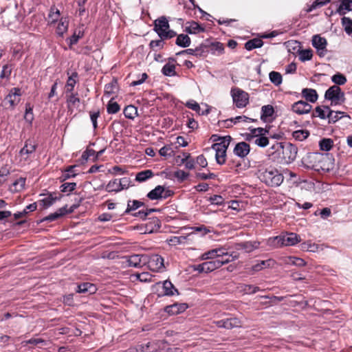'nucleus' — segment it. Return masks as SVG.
<instances>
[{
	"label": "nucleus",
	"instance_id": "f257e3e1",
	"mask_svg": "<svg viewBox=\"0 0 352 352\" xmlns=\"http://www.w3.org/2000/svg\"><path fill=\"white\" fill-rule=\"evenodd\" d=\"M304 166L316 170L329 172L334 168V158L329 153H309L302 159Z\"/></svg>",
	"mask_w": 352,
	"mask_h": 352
},
{
	"label": "nucleus",
	"instance_id": "f03ea898",
	"mask_svg": "<svg viewBox=\"0 0 352 352\" xmlns=\"http://www.w3.org/2000/svg\"><path fill=\"white\" fill-rule=\"evenodd\" d=\"M272 149L280 156V162L289 164L293 162L297 156L298 148L289 142H276Z\"/></svg>",
	"mask_w": 352,
	"mask_h": 352
},
{
	"label": "nucleus",
	"instance_id": "7ed1b4c3",
	"mask_svg": "<svg viewBox=\"0 0 352 352\" xmlns=\"http://www.w3.org/2000/svg\"><path fill=\"white\" fill-rule=\"evenodd\" d=\"M258 177L263 183L270 187L280 186L284 181V176L281 172L273 166L261 170Z\"/></svg>",
	"mask_w": 352,
	"mask_h": 352
},
{
	"label": "nucleus",
	"instance_id": "20e7f679",
	"mask_svg": "<svg viewBox=\"0 0 352 352\" xmlns=\"http://www.w3.org/2000/svg\"><path fill=\"white\" fill-rule=\"evenodd\" d=\"M299 236L294 232H287L274 237H270L267 244L272 248H278L283 246H292L300 242Z\"/></svg>",
	"mask_w": 352,
	"mask_h": 352
},
{
	"label": "nucleus",
	"instance_id": "39448f33",
	"mask_svg": "<svg viewBox=\"0 0 352 352\" xmlns=\"http://www.w3.org/2000/svg\"><path fill=\"white\" fill-rule=\"evenodd\" d=\"M153 30L162 39H169L175 37L177 33L170 29L168 20L164 16H160L153 22Z\"/></svg>",
	"mask_w": 352,
	"mask_h": 352
},
{
	"label": "nucleus",
	"instance_id": "423d86ee",
	"mask_svg": "<svg viewBox=\"0 0 352 352\" xmlns=\"http://www.w3.org/2000/svg\"><path fill=\"white\" fill-rule=\"evenodd\" d=\"M223 142L214 143L212 145V148L216 152L215 159L218 164H225L226 160V151L232 140L230 135H226Z\"/></svg>",
	"mask_w": 352,
	"mask_h": 352
},
{
	"label": "nucleus",
	"instance_id": "0eeeda50",
	"mask_svg": "<svg viewBox=\"0 0 352 352\" xmlns=\"http://www.w3.org/2000/svg\"><path fill=\"white\" fill-rule=\"evenodd\" d=\"M324 98L330 100L331 104H342L345 100L344 92L342 91L341 88L338 85H333L330 87L324 94Z\"/></svg>",
	"mask_w": 352,
	"mask_h": 352
},
{
	"label": "nucleus",
	"instance_id": "6e6552de",
	"mask_svg": "<svg viewBox=\"0 0 352 352\" xmlns=\"http://www.w3.org/2000/svg\"><path fill=\"white\" fill-rule=\"evenodd\" d=\"M233 103L237 108L245 107L249 104V94L238 88H232L230 91Z\"/></svg>",
	"mask_w": 352,
	"mask_h": 352
},
{
	"label": "nucleus",
	"instance_id": "1a4fd4ad",
	"mask_svg": "<svg viewBox=\"0 0 352 352\" xmlns=\"http://www.w3.org/2000/svg\"><path fill=\"white\" fill-rule=\"evenodd\" d=\"M230 254L226 251L224 248H219L210 250L203 254L199 257V261H213L216 259H221L222 258H228Z\"/></svg>",
	"mask_w": 352,
	"mask_h": 352
},
{
	"label": "nucleus",
	"instance_id": "9d476101",
	"mask_svg": "<svg viewBox=\"0 0 352 352\" xmlns=\"http://www.w3.org/2000/svg\"><path fill=\"white\" fill-rule=\"evenodd\" d=\"M155 291L159 297L165 296H173L175 293H178L177 289L173 284L169 280L158 282L154 286Z\"/></svg>",
	"mask_w": 352,
	"mask_h": 352
},
{
	"label": "nucleus",
	"instance_id": "9b49d317",
	"mask_svg": "<svg viewBox=\"0 0 352 352\" xmlns=\"http://www.w3.org/2000/svg\"><path fill=\"white\" fill-rule=\"evenodd\" d=\"M236 258L237 256L236 255L232 256L230 254L228 258H222L221 259L206 261L204 262V264L206 268V273L211 272L217 269H219L222 265L234 261Z\"/></svg>",
	"mask_w": 352,
	"mask_h": 352
},
{
	"label": "nucleus",
	"instance_id": "f8f14e48",
	"mask_svg": "<svg viewBox=\"0 0 352 352\" xmlns=\"http://www.w3.org/2000/svg\"><path fill=\"white\" fill-rule=\"evenodd\" d=\"M146 263L149 269L153 272H159L164 268V258L158 254H153L147 258Z\"/></svg>",
	"mask_w": 352,
	"mask_h": 352
},
{
	"label": "nucleus",
	"instance_id": "ddd939ff",
	"mask_svg": "<svg viewBox=\"0 0 352 352\" xmlns=\"http://www.w3.org/2000/svg\"><path fill=\"white\" fill-rule=\"evenodd\" d=\"M21 95L22 93L20 88H12L9 94L5 98V101L9 104L10 108L14 109L20 102Z\"/></svg>",
	"mask_w": 352,
	"mask_h": 352
},
{
	"label": "nucleus",
	"instance_id": "4468645a",
	"mask_svg": "<svg viewBox=\"0 0 352 352\" xmlns=\"http://www.w3.org/2000/svg\"><path fill=\"white\" fill-rule=\"evenodd\" d=\"M311 41L312 45L317 50L318 55L320 57L324 56L327 52L326 47L327 42L326 38L316 34L313 36Z\"/></svg>",
	"mask_w": 352,
	"mask_h": 352
},
{
	"label": "nucleus",
	"instance_id": "2eb2a0df",
	"mask_svg": "<svg viewBox=\"0 0 352 352\" xmlns=\"http://www.w3.org/2000/svg\"><path fill=\"white\" fill-rule=\"evenodd\" d=\"M213 323L219 328H224L226 329H232L233 328L241 327V321L237 318H230L217 321Z\"/></svg>",
	"mask_w": 352,
	"mask_h": 352
},
{
	"label": "nucleus",
	"instance_id": "dca6fc26",
	"mask_svg": "<svg viewBox=\"0 0 352 352\" xmlns=\"http://www.w3.org/2000/svg\"><path fill=\"white\" fill-rule=\"evenodd\" d=\"M312 106L307 102L304 100H299L294 102L292 106V110L298 114L302 115L310 112Z\"/></svg>",
	"mask_w": 352,
	"mask_h": 352
},
{
	"label": "nucleus",
	"instance_id": "f3484780",
	"mask_svg": "<svg viewBox=\"0 0 352 352\" xmlns=\"http://www.w3.org/2000/svg\"><path fill=\"white\" fill-rule=\"evenodd\" d=\"M170 196V191L167 190L165 192V189L162 186H157L154 189L151 190L147 197L151 200H156L162 198H167Z\"/></svg>",
	"mask_w": 352,
	"mask_h": 352
},
{
	"label": "nucleus",
	"instance_id": "a211bd4d",
	"mask_svg": "<svg viewBox=\"0 0 352 352\" xmlns=\"http://www.w3.org/2000/svg\"><path fill=\"white\" fill-rule=\"evenodd\" d=\"M74 208H75L74 206H72L69 210H67L66 206L64 207H62V208H59L58 210H57L55 212L51 213L48 216L44 217L41 220V221H50V222L54 221L66 214L72 212L74 210V209H73Z\"/></svg>",
	"mask_w": 352,
	"mask_h": 352
},
{
	"label": "nucleus",
	"instance_id": "6ab92c4d",
	"mask_svg": "<svg viewBox=\"0 0 352 352\" xmlns=\"http://www.w3.org/2000/svg\"><path fill=\"white\" fill-rule=\"evenodd\" d=\"M250 151V146L249 144L245 142L237 143L233 149L234 154L241 158H245L249 154Z\"/></svg>",
	"mask_w": 352,
	"mask_h": 352
},
{
	"label": "nucleus",
	"instance_id": "aec40b11",
	"mask_svg": "<svg viewBox=\"0 0 352 352\" xmlns=\"http://www.w3.org/2000/svg\"><path fill=\"white\" fill-rule=\"evenodd\" d=\"M188 307L186 303H175L168 305L164 308V311L169 315H177L183 313Z\"/></svg>",
	"mask_w": 352,
	"mask_h": 352
},
{
	"label": "nucleus",
	"instance_id": "412c9836",
	"mask_svg": "<svg viewBox=\"0 0 352 352\" xmlns=\"http://www.w3.org/2000/svg\"><path fill=\"white\" fill-rule=\"evenodd\" d=\"M129 265L134 267H141L146 263L147 256L144 255L133 254L127 260Z\"/></svg>",
	"mask_w": 352,
	"mask_h": 352
},
{
	"label": "nucleus",
	"instance_id": "4be33fe9",
	"mask_svg": "<svg viewBox=\"0 0 352 352\" xmlns=\"http://www.w3.org/2000/svg\"><path fill=\"white\" fill-rule=\"evenodd\" d=\"M275 264L276 261L272 258L265 261H259L252 266L251 272L253 274L266 268L273 267Z\"/></svg>",
	"mask_w": 352,
	"mask_h": 352
},
{
	"label": "nucleus",
	"instance_id": "5701e85b",
	"mask_svg": "<svg viewBox=\"0 0 352 352\" xmlns=\"http://www.w3.org/2000/svg\"><path fill=\"white\" fill-rule=\"evenodd\" d=\"M206 48V46L204 45H200L199 46L197 47L195 49H186L184 50H182L178 53H177V55H182V54H189L195 56L197 57H201L204 56V54L205 53V49Z\"/></svg>",
	"mask_w": 352,
	"mask_h": 352
},
{
	"label": "nucleus",
	"instance_id": "b1692460",
	"mask_svg": "<svg viewBox=\"0 0 352 352\" xmlns=\"http://www.w3.org/2000/svg\"><path fill=\"white\" fill-rule=\"evenodd\" d=\"M36 144L33 140H28L25 142L24 146L21 149L20 155L23 156L32 154L36 151Z\"/></svg>",
	"mask_w": 352,
	"mask_h": 352
},
{
	"label": "nucleus",
	"instance_id": "393cba45",
	"mask_svg": "<svg viewBox=\"0 0 352 352\" xmlns=\"http://www.w3.org/2000/svg\"><path fill=\"white\" fill-rule=\"evenodd\" d=\"M186 24V32L188 34H199L205 31V28L196 21H192Z\"/></svg>",
	"mask_w": 352,
	"mask_h": 352
},
{
	"label": "nucleus",
	"instance_id": "a878e982",
	"mask_svg": "<svg viewBox=\"0 0 352 352\" xmlns=\"http://www.w3.org/2000/svg\"><path fill=\"white\" fill-rule=\"evenodd\" d=\"M352 10V0H341L340 4L336 10V13L344 16L346 12Z\"/></svg>",
	"mask_w": 352,
	"mask_h": 352
},
{
	"label": "nucleus",
	"instance_id": "bb28decb",
	"mask_svg": "<svg viewBox=\"0 0 352 352\" xmlns=\"http://www.w3.org/2000/svg\"><path fill=\"white\" fill-rule=\"evenodd\" d=\"M60 16V10L56 8L54 6H52L50 9L47 16L48 18V25H53L55 23L59 21Z\"/></svg>",
	"mask_w": 352,
	"mask_h": 352
},
{
	"label": "nucleus",
	"instance_id": "cd10ccee",
	"mask_svg": "<svg viewBox=\"0 0 352 352\" xmlns=\"http://www.w3.org/2000/svg\"><path fill=\"white\" fill-rule=\"evenodd\" d=\"M301 94L307 101L312 103L316 102L318 98L316 91L314 89L305 88L302 90Z\"/></svg>",
	"mask_w": 352,
	"mask_h": 352
},
{
	"label": "nucleus",
	"instance_id": "c85d7f7f",
	"mask_svg": "<svg viewBox=\"0 0 352 352\" xmlns=\"http://www.w3.org/2000/svg\"><path fill=\"white\" fill-rule=\"evenodd\" d=\"M78 77V73L76 72H73L72 75L69 76L65 85L66 94L74 93V87L76 84Z\"/></svg>",
	"mask_w": 352,
	"mask_h": 352
},
{
	"label": "nucleus",
	"instance_id": "c756f323",
	"mask_svg": "<svg viewBox=\"0 0 352 352\" xmlns=\"http://www.w3.org/2000/svg\"><path fill=\"white\" fill-rule=\"evenodd\" d=\"M76 292L78 293H88L91 294L96 292V287L90 283H83L78 285V289Z\"/></svg>",
	"mask_w": 352,
	"mask_h": 352
},
{
	"label": "nucleus",
	"instance_id": "7c9ffc66",
	"mask_svg": "<svg viewBox=\"0 0 352 352\" xmlns=\"http://www.w3.org/2000/svg\"><path fill=\"white\" fill-rule=\"evenodd\" d=\"M69 28V21L66 18H61L56 27V34L63 37L64 34L67 32Z\"/></svg>",
	"mask_w": 352,
	"mask_h": 352
},
{
	"label": "nucleus",
	"instance_id": "2f4dec72",
	"mask_svg": "<svg viewBox=\"0 0 352 352\" xmlns=\"http://www.w3.org/2000/svg\"><path fill=\"white\" fill-rule=\"evenodd\" d=\"M67 104L68 108H78L80 105V98L78 97V94L70 93L67 94Z\"/></svg>",
	"mask_w": 352,
	"mask_h": 352
},
{
	"label": "nucleus",
	"instance_id": "473e14b6",
	"mask_svg": "<svg viewBox=\"0 0 352 352\" xmlns=\"http://www.w3.org/2000/svg\"><path fill=\"white\" fill-rule=\"evenodd\" d=\"M324 109L328 112L329 122L335 123L343 117L344 112L342 111H334L331 110L329 107H324Z\"/></svg>",
	"mask_w": 352,
	"mask_h": 352
},
{
	"label": "nucleus",
	"instance_id": "72a5a7b5",
	"mask_svg": "<svg viewBox=\"0 0 352 352\" xmlns=\"http://www.w3.org/2000/svg\"><path fill=\"white\" fill-rule=\"evenodd\" d=\"M118 90V85L116 80L113 79L109 83L104 86V94L110 96L115 94Z\"/></svg>",
	"mask_w": 352,
	"mask_h": 352
},
{
	"label": "nucleus",
	"instance_id": "f704fd0d",
	"mask_svg": "<svg viewBox=\"0 0 352 352\" xmlns=\"http://www.w3.org/2000/svg\"><path fill=\"white\" fill-rule=\"evenodd\" d=\"M263 45V41L261 38H252L251 40L248 41L245 43V48L248 50H252L256 48H258L262 47Z\"/></svg>",
	"mask_w": 352,
	"mask_h": 352
},
{
	"label": "nucleus",
	"instance_id": "c9c22d12",
	"mask_svg": "<svg viewBox=\"0 0 352 352\" xmlns=\"http://www.w3.org/2000/svg\"><path fill=\"white\" fill-rule=\"evenodd\" d=\"M175 43L181 47H186L190 45V38L187 34H181L177 36Z\"/></svg>",
	"mask_w": 352,
	"mask_h": 352
},
{
	"label": "nucleus",
	"instance_id": "e433bc0d",
	"mask_svg": "<svg viewBox=\"0 0 352 352\" xmlns=\"http://www.w3.org/2000/svg\"><path fill=\"white\" fill-rule=\"evenodd\" d=\"M153 176L151 170H144L138 173L135 175V180L138 182H144Z\"/></svg>",
	"mask_w": 352,
	"mask_h": 352
},
{
	"label": "nucleus",
	"instance_id": "4c0bfd02",
	"mask_svg": "<svg viewBox=\"0 0 352 352\" xmlns=\"http://www.w3.org/2000/svg\"><path fill=\"white\" fill-rule=\"evenodd\" d=\"M188 237V236H173L168 239L166 241L170 245L184 244L186 243Z\"/></svg>",
	"mask_w": 352,
	"mask_h": 352
},
{
	"label": "nucleus",
	"instance_id": "58836bf2",
	"mask_svg": "<svg viewBox=\"0 0 352 352\" xmlns=\"http://www.w3.org/2000/svg\"><path fill=\"white\" fill-rule=\"evenodd\" d=\"M333 146V140L331 138H322L319 142V147L321 151H329Z\"/></svg>",
	"mask_w": 352,
	"mask_h": 352
},
{
	"label": "nucleus",
	"instance_id": "ea45409f",
	"mask_svg": "<svg viewBox=\"0 0 352 352\" xmlns=\"http://www.w3.org/2000/svg\"><path fill=\"white\" fill-rule=\"evenodd\" d=\"M254 143L258 147L265 148L270 143L269 137L267 135H259L255 138Z\"/></svg>",
	"mask_w": 352,
	"mask_h": 352
},
{
	"label": "nucleus",
	"instance_id": "a19ab883",
	"mask_svg": "<svg viewBox=\"0 0 352 352\" xmlns=\"http://www.w3.org/2000/svg\"><path fill=\"white\" fill-rule=\"evenodd\" d=\"M123 113L126 118L134 119L138 116V109L133 105H129L124 108Z\"/></svg>",
	"mask_w": 352,
	"mask_h": 352
},
{
	"label": "nucleus",
	"instance_id": "79ce46f5",
	"mask_svg": "<svg viewBox=\"0 0 352 352\" xmlns=\"http://www.w3.org/2000/svg\"><path fill=\"white\" fill-rule=\"evenodd\" d=\"M162 73L166 76H175L176 75L175 65L169 63L165 64L162 69Z\"/></svg>",
	"mask_w": 352,
	"mask_h": 352
},
{
	"label": "nucleus",
	"instance_id": "37998d69",
	"mask_svg": "<svg viewBox=\"0 0 352 352\" xmlns=\"http://www.w3.org/2000/svg\"><path fill=\"white\" fill-rule=\"evenodd\" d=\"M309 135V131L306 129L297 130L292 133V137L298 141H303Z\"/></svg>",
	"mask_w": 352,
	"mask_h": 352
},
{
	"label": "nucleus",
	"instance_id": "c03bdc74",
	"mask_svg": "<svg viewBox=\"0 0 352 352\" xmlns=\"http://www.w3.org/2000/svg\"><path fill=\"white\" fill-rule=\"evenodd\" d=\"M59 199L60 197H57L56 196H54L52 194H50L47 197L41 199L40 202L44 208H47L52 206L55 201Z\"/></svg>",
	"mask_w": 352,
	"mask_h": 352
},
{
	"label": "nucleus",
	"instance_id": "a18cd8bd",
	"mask_svg": "<svg viewBox=\"0 0 352 352\" xmlns=\"http://www.w3.org/2000/svg\"><path fill=\"white\" fill-rule=\"evenodd\" d=\"M269 78L271 82L276 86L280 85L283 81L282 75L279 72L275 71H272L269 74Z\"/></svg>",
	"mask_w": 352,
	"mask_h": 352
},
{
	"label": "nucleus",
	"instance_id": "49530a36",
	"mask_svg": "<svg viewBox=\"0 0 352 352\" xmlns=\"http://www.w3.org/2000/svg\"><path fill=\"white\" fill-rule=\"evenodd\" d=\"M274 113V108L272 105H264L261 108V118L263 120H265L267 118L272 116Z\"/></svg>",
	"mask_w": 352,
	"mask_h": 352
},
{
	"label": "nucleus",
	"instance_id": "de8ad7c7",
	"mask_svg": "<svg viewBox=\"0 0 352 352\" xmlns=\"http://www.w3.org/2000/svg\"><path fill=\"white\" fill-rule=\"evenodd\" d=\"M241 291L245 294H253L260 291V288L252 285L243 284L240 286Z\"/></svg>",
	"mask_w": 352,
	"mask_h": 352
},
{
	"label": "nucleus",
	"instance_id": "09e8293b",
	"mask_svg": "<svg viewBox=\"0 0 352 352\" xmlns=\"http://www.w3.org/2000/svg\"><path fill=\"white\" fill-rule=\"evenodd\" d=\"M84 36L83 30H76L73 35L69 38V45L71 47L72 45L76 44L80 38Z\"/></svg>",
	"mask_w": 352,
	"mask_h": 352
},
{
	"label": "nucleus",
	"instance_id": "8fccbe9b",
	"mask_svg": "<svg viewBox=\"0 0 352 352\" xmlns=\"http://www.w3.org/2000/svg\"><path fill=\"white\" fill-rule=\"evenodd\" d=\"M342 25L344 28V31L349 35L352 34V19L343 16L341 19Z\"/></svg>",
	"mask_w": 352,
	"mask_h": 352
},
{
	"label": "nucleus",
	"instance_id": "3c124183",
	"mask_svg": "<svg viewBox=\"0 0 352 352\" xmlns=\"http://www.w3.org/2000/svg\"><path fill=\"white\" fill-rule=\"evenodd\" d=\"M119 182L117 179H113L110 181L107 185L106 186L105 190L109 192H120L121 189L120 188Z\"/></svg>",
	"mask_w": 352,
	"mask_h": 352
},
{
	"label": "nucleus",
	"instance_id": "603ef678",
	"mask_svg": "<svg viewBox=\"0 0 352 352\" xmlns=\"http://www.w3.org/2000/svg\"><path fill=\"white\" fill-rule=\"evenodd\" d=\"M76 166H70L67 167L65 172L63 173V175L61 177V179L63 181H65L66 179H68L71 177H75L77 173L75 171V168Z\"/></svg>",
	"mask_w": 352,
	"mask_h": 352
},
{
	"label": "nucleus",
	"instance_id": "864d4df0",
	"mask_svg": "<svg viewBox=\"0 0 352 352\" xmlns=\"http://www.w3.org/2000/svg\"><path fill=\"white\" fill-rule=\"evenodd\" d=\"M324 107L325 106H322V107L318 106V107H316V109H315V111L313 113L312 116L313 117H318L320 119L328 118V112L324 109Z\"/></svg>",
	"mask_w": 352,
	"mask_h": 352
},
{
	"label": "nucleus",
	"instance_id": "5fc2aeb1",
	"mask_svg": "<svg viewBox=\"0 0 352 352\" xmlns=\"http://www.w3.org/2000/svg\"><path fill=\"white\" fill-rule=\"evenodd\" d=\"M250 132L251 133L252 136H254V138H257L259 135H268L269 130L266 128L258 127V128H249Z\"/></svg>",
	"mask_w": 352,
	"mask_h": 352
},
{
	"label": "nucleus",
	"instance_id": "6e6d98bb",
	"mask_svg": "<svg viewBox=\"0 0 352 352\" xmlns=\"http://www.w3.org/2000/svg\"><path fill=\"white\" fill-rule=\"evenodd\" d=\"M76 187V183L75 182H65L60 186V188L61 192L69 194L75 190Z\"/></svg>",
	"mask_w": 352,
	"mask_h": 352
},
{
	"label": "nucleus",
	"instance_id": "4d7b16f0",
	"mask_svg": "<svg viewBox=\"0 0 352 352\" xmlns=\"http://www.w3.org/2000/svg\"><path fill=\"white\" fill-rule=\"evenodd\" d=\"M331 80L336 84L335 85L338 86L345 84L346 82V78L343 74L338 73L331 77Z\"/></svg>",
	"mask_w": 352,
	"mask_h": 352
},
{
	"label": "nucleus",
	"instance_id": "13d9d810",
	"mask_svg": "<svg viewBox=\"0 0 352 352\" xmlns=\"http://www.w3.org/2000/svg\"><path fill=\"white\" fill-rule=\"evenodd\" d=\"M211 50L212 51V54L216 55H220L223 53L224 46L220 42H215L212 43Z\"/></svg>",
	"mask_w": 352,
	"mask_h": 352
},
{
	"label": "nucleus",
	"instance_id": "bf43d9fd",
	"mask_svg": "<svg viewBox=\"0 0 352 352\" xmlns=\"http://www.w3.org/2000/svg\"><path fill=\"white\" fill-rule=\"evenodd\" d=\"M330 2V0H316L306 10L307 12H311L318 7H321L327 5Z\"/></svg>",
	"mask_w": 352,
	"mask_h": 352
},
{
	"label": "nucleus",
	"instance_id": "052dcab7",
	"mask_svg": "<svg viewBox=\"0 0 352 352\" xmlns=\"http://www.w3.org/2000/svg\"><path fill=\"white\" fill-rule=\"evenodd\" d=\"M120 109V105L116 102H113L111 100L109 102L107 110L108 113L114 114L118 113Z\"/></svg>",
	"mask_w": 352,
	"mask_h": 352
},
{
	"label": "nucleus",
	"instance_id": "680f3d73",
	"mask_svg": "<svg viewBox=\"0 0 352 352\" xmlns=\"http://www.w3.org/2000/svg\"><path fill=\"white\" fill-rule=\"evenodd\" d=\"M143 205L142 201L138 200L129 201L127 204V208L125 211V213H128L130 211L135 210L139 208L140 206Z\"/></svg>",
	"mask_w": 352,
	"mask_h": 352
},
{
	"label": "nucleus",
	"instance_id": "e2e57ef3",
	"mask_svg": "<svg viewBox=\"0 0 352 352\" xmlns=\"http://www.w3.org/2000/svg\"><path fill=\"white\" fill-rule=\"evenodd\" d=\"M28 344H34V345H38V344L46 345L47 342L45 340L40 338H31L30 340H25V341L22 342L23 346H26Z\"/></svg>",
	"mask_w": 352,
	"mask_h": 352
},
{
	"label": "nucleus",
	"instance_id": "0e129e2a",
	"mask_svg": "<svg viewBox=\"0 0 352 352\" xmlns=\"http://www.w3.org/2000/svg\"><path fill=\"white\" fill-rule=\"evenodd\" d=\"M312 56L313 54L311 50H303L299 53V58L301 61L309 60Z\"/></svg>",
	"mask_w": 352,
	"mask_h": 352
},
{
	"label": "nucleus",
	"instance_id": "69168bd1",
	"mask_svg": "<svg viewBox=\"0 0 352 352\" xmlns=\"http://www.w3.org/2000/svg\"><path fill=\"white\" fill-rule=\"evenodd\" d=\"M186 107H187L188 108L196 111L197 113H198L199 115L201 114V115H204V113L202 112V113H200V111H201V108H200V106L199 104L195 100H189L186 103Z\"/></svg>",
	"mask_w": 352,
	"mask_h": 352
},
{
	"label": "nucleus",
	"instance_id": "338daca9",
	"mask_svg": "<svg viewBox=\"0 0 352 352\" xmlns=\"http://www.w3.org/2000/svg\"><path fill=\"white\" fill-rule=\"evenodd\" d=\"M173 175L174 177L180 182L185 181L189 176V173L183 170H177L174 172Z\"/></svg>",
	"mask_w": 352,
	"mask_h": 352
},
{
	"label": "nucleus",
	"instance_id": "774afa93",
	"mask_svg": "<svg viewBox=\"0 0 352 352\" xmlns=\"http://www.w3.org/2000/svg\"><path fill=\"white\" fill-rule=\"evenodd\" d=\"M164 39H159V40H153L149 43V47L153 50H155L157 49L161 50L164 47Z\"/></svg>",
	"mask_w": 352,
	"mask_h": 352
}]
</instances>
